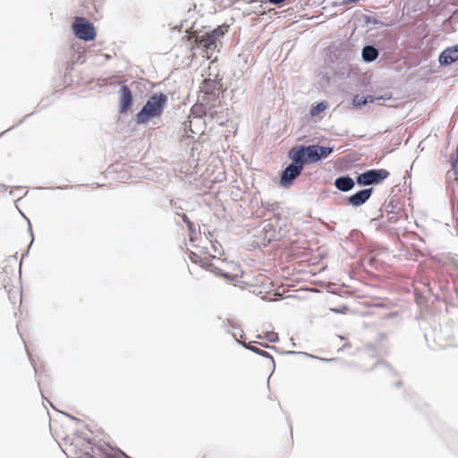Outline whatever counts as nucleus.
Listing matches in <instances>:
<instances>
[{
	"label": "nucleus",
	"instance_id": "6",
	"mask_svg": "<svg viewBox=\"0 0 458 458\" xmlns=\"http://www.w3.org/2000/svg\"><path fill=\"white\" fill-rule=\"evenodd\" d=\"M390 173L386 169L369 170L357 177L360 185L377 184L389 176Z\"/></svg>",
	"mask_w": 458,
	"mask_h": 458
},
{
	"label": "nucleus",
	"instance_id": "2",
	"mask_svg": "<svg viewBox=\"0 0 458 458\" xmlns=\"http://www.w3.org/2000/svg\"><path fill=\"white\" fill-rule=\"evenodd\" d=\"M167 103V97L164 93L152 95L142 109L137 114L138 123H148L153 118L160 117Z\"/></svg>",
	"mask_w": 458,
	"mask_h": 458
},
{
	"label": "nucleus",
	"instance_id": "8",
	"mask_svg": "<svg viewBox=\"0 0 458 458\" xmlns=\"http://www.w3.org/2000/svg\"><path fill=\"white\" fill-rule=\"evenodd\" d=\"M132 105V94L130 88L126 85L120 89L119 109L120 113H126Z\"/></svg>",
	"mask_w": 458,
	"mask_h": 458
},
{
	"label": "nucleus",
	"instance_id": "21",
	"mask_svg": "<svg viewBox=\"0 0 458 458\" xmlns=\"http://www.w3.org/2000/svg\"><path fill=\"white\" fill-rule=\"evenodd\" d=\"M359 0H344V4H355L357 3Z\"/></svg>",
	"mask_w": 458,
	"mask_h": 458
},
{
	"label": "nucleus",
	"instance_id": "22",
	"mask_svg": "<svg viewBox=\"0 0 458 458\" xmlns=\"http://www.w3.org/2000/svg\"><path fill=\"white\" fill-rule=\"evenodd\" d=\"M213 271H214L216 275H221V276H225V277H227V275H226V274H222V273H221V271H220V269H218V268H216H216H215V270H213Z\"/></svg>",
	"mask_w": 458,
	"mask_h": 458
},
{
	"label": "nucleus",
	"instance_id": "1",
	"mask_svg": "<svg viewBox=\"0 0 458 458\" xmlns=\"http://www.w3.org/2000/svg\"><path fill=\"white\" fill-rule=\"evenodd\" d=\"M333 152L329 147L310 145L308 147H294L289 151V157L295 163H316L326 158Z\"/></svg>",
	"mask_w": 458,
	"mask_h": 458
},
{
	"label": "nucleus",
	"instance_id": "14",
	"mask_svg": "<svg viewBox=\"0 0 458 458\" xmlns=\"http://www.w3.org/2000/svg\"><path fill=\"white\" fill-rule=\"evenodd\" d=\"M369 101V102H373V98L371 96H369L368 98H365V97L360 96V95H356L353 98V105L355 106H363V105L367 104Z\"/></svg>",
	"mask_w": 458,
	"mask_h": 458
},
{
	"label": "nucleus",
	"instance_id": "15",
	"mask_svg": "<svg viewBox=\"0 0 458 458\" xmlns=\"http://www.w3.org/2000/svg\"><path fill=\"white\" fill-rule=\"evenodd\" d=\"M189 257H190V259H191V260L192 262H194L196 264H199L201 267L208 266V262L205 260L206 258H201L200 256H199L195 252H191Z\"/></svg>",
	"mask_w": 458,
	"mask_h": 458
},
{
	"label": "nucleus",
	"instance_id": "11",
	"mask_svg": "<svg viewBox=\"0 0 458 458\" xmlns=\"http://www.w3.org/2000/svg\"><path fill=\"white\" fill-rule=\"evenodd\" d=\"M335 186L342 191H348L354 187V181L349 176L339 177L335 181Z\"/></svg>",
	"mask_w": 458,
	"mask_h": 458
},
{
	"label": "nucleus",
	"instance_id": "18",
	"mask_svg": "<svg viewBox=\"0 0 458 458\" xmlns=\"http://www.w3.org/2000/svg\"><path fill=\"white\" fill-rule=\"evenodd\" d=\"M182 220H183L184 223H186L189 230L191 232H192L193 229H194V225H193V223L189 219V217L185 214L182 215Z\"/></svg>",
	"mask_w": 458,
	"mask_h": 458
},
{
	"label": "nucleus",
	"instance_id": "17",
	"mask_svg": "<svg viewBox=\"0 0 458 458\" xmlns=\"http://www.w3.org/2000/svg\"><path fill=\"white\" fill-rule=\"evenodd\" d=\"M266 339L271 343H275L276 341H278V335L276 333H274V332H269L266 335Z\"/></svg>",
	"mask_w": 458,
	"mask_h": 458
},
{
	"label": "nucleus",
	"instance_id": "5",
	"mask_svg": "<svg viewBox=\"0 0 458 458\" xmlns=\"http://www.w3.org/2000/svg\"><path fill=\"white\" fill-rule=\"evenodd\" d=\"M85 454L88 458H121V452L105 442L93 444Z\"/></svg>",
	"mask_w": 458,
	"mask_h": 458
},
{
	"label": "nucleus",
	"instance_id": "10",
	"mask_svg": "<svg viewBox=\"0 0 458 458\" xmlns=\"http://www.w3.org/2000/svg\"><path fill=\"white\" fill-rule=\"evenodd\" d=\"M372 189H365L348 198V203L353 207H359L364 204L371 196Z\"/></svg>",
	"mask_w": 458,
	"mask_h": 458
},
{
	"label": "nucleus",
	"instance_id": "19",
	"mask_svg": "<svg viewBox=\"0 0 458 458\" xmlns=\"http://www.w3.org/2000/svg\"><path fill=\"white\" fill-rule=\"evenodd\" d=\"M244 346L246 348H248L249 350L253 351L256 353H259V354H262V355L266 353V352L261 351L260 349H259V348H257V347H255L253 345L244 344Z\"/></svg>",
	"mask_w": 458,
	"mask_h": 458
},
{
	"label": "nucleus",
	"instance_id": "20",
	"mask_svg": "<svg viewBox=\"0 0 458 458\" xmlns=\"http://www.w3.org/2000/svg\"><path fill=\"white\" fill-rule=\"evenodd\" d=\"M269 3L271 4H279L283 2H284L285 0H267Z\"/></svg>",
	"mask_w": 458,
	"mask_h": 458
},
{
	"label": "nucleus",
	"instance_id": "4",
	"mask_svg": "<svg viewBox=\"0 0 458 458\" xmlns=\"http://www.w3.org/2000/svg\"><path fill=\"white\" fill-rule=\"evenodd\" d=\"M74 35L84 41H92L97 37L94 25L82 17H76L72 25Z\"/></svg>",
	"mask_w": 458,
	"mask_h": 458
},
{
	"label": "nucleus",
	"instance_id": "9",
	"mask_svg": "<svg viewBox=\"0 0 458 458\" xmlns=\"http://www.w3.org/2000/svg\"><path fill=\"white\" fill-rule=\"evenodd\" d=\"M458 60V44L445 48L439 55L438 61L441 65H449Z\"/></svg>",
	"mask_w": 458,
	"mask_h": 458
},
{
	"label": "nucleus",
	"instance_id": "23",
	"mask_svg": "<svg viewBox=\"0 0 458 458\" xmlns=\"http://www.w3.org/2000/svg\"><path fill=\"white\" fill-rule=\"evenodd\" d=\"M207 267H209V270H212V267H213V264H208V266H206Z\"/></svg>",
	"mask_w": 458,
	"mask_h": 458
},
{
	"label": "nucleus",
	"instance_id": "3",
	"mask_svg": "<svg viewBox=\"0 0 458 458\" xmlns=\"http://www.w3.org/2000/svg\"><path fill=\"white\" fill-rule=\"evenodd\" d=\"M226 28L218 26L210 32H207L201 36H197L195 33L188 37V40L191 44V47H201L207 54L209 50L213 51L216 48V42L226 31Z\"/></svg>",
	"mask_w": 458,
	"mask_h": 458
},
{
	"label": "nucleus",
	"instance_id": "13",
	"mask_svg": "<svg viewBox=\"0 0 458 458\" xmlns=\"http://www.w3.org/2000/svg\"><path fill=\"white\" fill-rule=\"evenodd\" d=\"M216 89V82L210 79H206L200 85V91L205 94H212Z\"/></svg>",
	"mask_w": 458,
	"mask_h": 458
},
{
	"label": "nucleus",
	"instance_id": "12",
	"mask_svg": "<svg viewBox=\"0 0 458 458\" xmlns=\"http://www.w3.org/2000/svg\"><path fill=\"white\" fill-rule=\"evenodd\" d=\"M377 55L378 52L374 47L367 46L362 49V57L367 62L376 60Z\"/></svg>",
	"mask_w": 458,
	"mask_h": 458
},
{
	"label": "nucleus",
	"instance_id": "7",
	"mask_svg": "<svg viewBox=\"0 0 458 458\" xmlns=\"http://www.w3.org/2000/svg\"><path fill=\"white\" fill-rule=\"evenodd\" d=\"M304 165L302 163H295L293 161L283 172L281 176V183L284 186H289L293 181L296 179L301 173Z\"/></svg>",
	"mask_w": 458,
	"mask_h": 458
},
{
	"label": "nucleus",
	"instance_id": "16",
	"mask_svg": "<svg viewBox=\"0 0 458 458\" xmlns=\"http://www.w3.org/2000/svg\"><path fill=\"white\" fill-rule=\"evenodd\" d=\"M327 107V103L325 102H320L318 103V105H316L315 106H313L310 110V114L312 116H316L318 115L319 113L323 112L326 108Z\"/></svg>",
	"mask_w": 458,
	"mask_h": 458
}]
</instances>
